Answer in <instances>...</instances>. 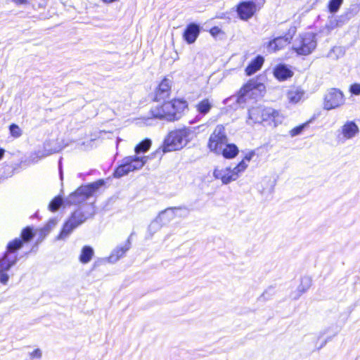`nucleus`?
<instances>
[{
	"instance_id": "nucleus-1",
	"label": "nucleus",
	"mask_w": 360,
	"mask_h": 360,
	"mask_svg": "<svg viewBox=\"0 0 360 360\" xmlns=\"http://www.w3.org/2000/svg\"><path fill=\"white\" fill-rule=\"evenodd\" d=\"M152 142L150 139H146L137 144L134 148L135 155L125 157L122 159V163L117 167L114 172V176L120 178L128 174L131 172L141 169L148 160V156H139L141 153L147 152Z\"/></svg>"
},
{
	"instance_id": "nucleus-2",
	"label": "nucleus",
	"mask_w": 360,
	"mask_h": 360,
	"mask_svg": "<svg viewBox=\"0 0 360 360\" xmlns=\"http://www.w3.org/2000/svg\"><path fill=\"white\" fill-rule=\"evenodd\" d=\"M194 134V129L191 127H182L169 131L165 138L162 146V152L181 150L193 139Z\"/></svg>"
},
{
	"instance_id": "nucleus-3",
	"label": "nucleus",
	"mask_w": 360,
	"mask_h": 360,
	"mask_svg": "<svg viewBox=\"0 0 360 360\" xmlns=\"http://www.w3.org/2000/svg\"><path fill=\"white\" fill-rule=\"evenodd\" d=\"M22 245L21 239L16 238L10 242L7 245V252L0 258V283L6 285L8 283L9 276L6 271L10 269L17 262L15 255H11V253L14 252L20 249Z\"/></svg>"
},
{
	"instance_id": "nucleus-4",
	"label": "nucleus",
	"mask_w": 360,
	"mask_h": 360,
	"mask_svg": "<svg viewBox=\"0 0 360 360\" xmlns=\"http://www.w3.org/2000/svg\"><path fill=\"white\" fill-rule=\"evenodd\" d=\"M246 169L245 163L240 162L234 167H226L225 168H215L213 172L214 179H219L223 184H229L238 179Z\"/></svg>"
},
{
	"instance_id": "nucleus-5",
	"label": "nucleus",
	"mask_w": 360,
	"mask_h": 360,
	"mask_svg": "<svg viewBox=\"0 0 360 360\" xmlns=\"http://www.w3.org/2000/svg\"><path fill=\"white\" fill-rule=\"evenodd\" d=\"M317 41L312 32L305 33L297 38L293 43V49L299 55L307 56L316 49Z\"/></svg>"
},
{
	"instance_id": "nucleus-6",
	"label": "nucleus",
	"mask_w": 360,
	"mask_h": 360,
	"mask_svg": "<svg viewBox=\"0 0 360 360\" xmlns=\"http://www.w3.org/2000/svg\"><path fill=\"white\" fill-rule=\"evenodd\" d=\"M227 142L228 137L225 127L221 124H218L210 136L207 147L210 151L217 154L221 151V148L225 146Z\"/></svg>"
},
{
	"instance_id": "nucleus-7",
	"label": "nucleus",
	"mask_w": 360,
	"mask_h": 360,
	"mask_svg": "<svg viewBox=\"0 0 360 360\" xmlns=\"http://www.w3.org/2000/svg\"><path fill=\"white\" fill-rule=\"evenodd\" d=\"M86 219L87 217L85 216L81 210L75 211L64 224L62 231L57 237V239L65 240L67 238L72 231L84 222Z\"/></svg>"
},
{
	"instance_id": "nucleus-8",
	"label": "nucleus",
	"mask_w": 360,
	"mask_h": 360,
	"mask_svg": "<svg viewBox=\"0 0 360 360\" xmlns=\"http://www.w3.org/2000/svg\"><path fill=\"white\" fill-rule=\"evenodd\" d=\"M345 99L342 92L335 88L328 90L324 96L323 108L327 110L340 107Z\"/></svg>"
},
{
	"instance_id": "nucleus-9",
	"label": "nucleus",
	"mask_w": 360,
	"mask_h": 360,
	"mask_svg": "<svg viewBox=\"0 0 360 360\" xmlns=\"http://www.w3.org/2000/svg\"><path fill=\"white\" fill-rule=\"evenodd\" d=\"M172 207H169L160 212L158 216L149 225V231L155 232L160 229L162 226L168 224L174 219Z\"/></svg>"
},
{
	"instance_id": "nucleus-10",
	"label": "nucleus",
	"mask_w": 360,
	"mask_h": 360,
	"mask_svg": "<svg viewBox=\"0 0 360 360\" xmlns=\"http://www.w3.org/2000/svg\"><path fill=\"white\" fill-rule=\"evenodd\" d=\"M359 133V128L353 121L346 122L339 131L338 139L340 141L345 142L356 136Z\"/></svg>"
},
{
	"instance_id": "nucleus-11",
	"label": "nucleus",
	"mask_w": 360,
	"mask_h": 360,
	"mask_svg": "<svg viewBox=\"0 0 360 360\" xmlns=\"http://www.w3.org/2000/svg\"><path fill=\"white\" fill-rule=\"evenodd\" d=\"M284 116L279 111L271 108H264L262 114V122L273 123L274 127L281 124L284 120Z\"/></svg>"
},
{
	"instance_id": "nucleus-12",
	"label": "nucleus",
	"mask_w": 360,
	"mask_h": 360,
	"mask_svg": "<svg viewBox=\"0 0 360 360\" xmlns=\"http://www.w3.org/2000/svg\"><path fill=\"white\" fill-rule=\"evenodd\" d=\"M188 104L186 101L174 99L169 102H165V107L169 110V112L174 115V120L181 118L182 112L187 108Z\"/></svg>"
},
{
	"instance_id": "nucleus-13",
	"label": "nucleus",
	"mask_w": 360,
	"mask_h": 360,
	"mask_svg": "<svg viewBox=\"0 0 360 360\" xmlns=\"http://www.w3.org/2000/svg\"><path fill=\"white\" fill-rule=\"evenodd\" d=\"M256 11V6L252 1H245L240 3L238 6V13L243 20L250 18Z\"/></svg>"
},
{
	"instance_id": "nucleus-14",
	"label": "nucleus",
	"mask_w": 360,
	"mask_h": 360,
	"mask_svg": "<svg viewBox=\"0 0 360 360\" xmlns=\"http://www.w3.org/2000/svg\"><path fill=\"white\" fill-rule=\"evenodd\" d=\"M165 107V103L162 105H158L151 109V114L154 117L165 119L167 121H174V115L169 112V110Z\"/></svg>"
},
{
	"instance_id": "nucleus-15",
	"label": "nucleus",
	"mask_w": 360,
	"mask_h": 360,
	"mask_svg": "<svg viewBox=\"0 0 360 360\" xmlns=\"http://www.w3.org/2000/svg\"><path fill=\"white\" fill-rule=\"evenodd\" d=\"M104 184L103 180H99L92 184L82 186L77 191V193H81L82 196H85L86 200L91 196L101 186Z\"/></svg>"
},
{
	"instance_id": "nucleus-16",
	"label": "nucleus",
	"mask_w": 360,
	"mask_h": 360,
	"mask_svg": "<svg viewBox=\"0 0 360 360\" xmlns=\"http://www.w3.org/2000/svg\"><path fill=\"white\" fill-rule=\"evenodd\" d=\"M200 34V27L191 23L188 25L184 33V38L188 44L193 43Z\"/></svg>"
},
{
	"instance_id": "nucleus-17",
	"label": "nucleus",
	"mask_w": 360,
	"mask_h": 360,
	"mask_svg": "<svg viewBox=\"0 0 360 360\" xmlns=\"http://www.w3.org/2000/svg\"><path fill=\"white\" fill-rule=\"evenodd\" d=\"M304 94V91L298 86H292L288 90L286 97L290 103L296 104L300 102Z\"/></svg>"
},
{
	"instance_id": "nucleus-18",
	"label": "nucleus",
	"mask_w": 360,
	"mask_h": 360,
	"mask_svg": "<svg viewBox=\"0 0 360 360\" xmlns=\"http://www.w3.org/2000/svg\"><path fill=\"white\" fill-rule=\"evenodd\" d=\"M171 87V81L168 79H164L159 84L156 91L155 98L157 100L165 99L168 97Z\"/></svg>"
},
{
	"instance_id": "nucleus-19",
	"label": "nucleus",
	"mask_w": 360,
	"mask_h": 360,
	"mask_svg": "<svg viewBox=\"0 0 360 360\" xmlns=\"http://www.w3.org/2000/svg\"><path fill=\"white\" fill-rule=\"evenodd\" d=\"M255 89V84L254 83L246 84L238 92L237 103L241 104L246 101L247 97H250L254 93L253 91Z\"/></svg>"
},
{
	"instance_id": "nucleus-20",
	"label": "nucleus",
	"mask_w": 360,
	"mask_h": 360,
	"mask_svg": "<svg viewBox=\"0 0 360 360\" xmlns=\"http://www.w3.org/2000/svg\"><path fill=\"white\" fill-rule=\"evenodd\" d=\"M130 240L128 239L124 246L116 248L109 256L108 261L111 263H115L118 261L130 248Z\"/></svg>"
},
{
	"instance_id": "nucleus-21",
	"label": "nucleus",
	"mask_w": 360,
	"mask_h": 360,
	"mask_svg": "<svg viewBox=\"0 0 360 360\" xmlns=\"http://www.w3.org/2000/svg\"><path fill=\"white\" fill-rule=\"evenodd\" d=\"M238 147L233 143H228L221 148V151L218 152L217 155H222L226 159H232L238 153Z\"/></svg>"
},
{
	"instance_id": "nucleus-22",
	"label": "nucleus",
	"mask_w": 360,
	"mask_h": 360,
	"mask_svg": "<svg viewBox=\"0 0 360 360\" xmlns=\"http://www.w3.org/2000/svg\"><path fill=\"white\" fill-rule=\"evenodd\" d=\"M274 76L279 80H285L292 76V72L284 65H278L274 71Z\"/></svg>"
},
{
	"instance_id": "nucleus-23",
	"label": "nucleus",
	"mask_w": 360,
	"mask_h": 360,
	"mask_svg": "<svg viewBox=\"0 0 360 360\" xmlns=\"http://www.w3.org/2000/svg\"><path fill=\"white\" fill-rule=\"evenodd\" d=\"M289 44L288 39L286 37H278L271 41L268 45L269 51H276L282 49Z\"/></svg>"
},
{
	"instance_id": "nucleus-24",
	"label": "nucleus",
	"mask_w": 360,
	"mask_h": 360,
	"mask_svg": "<svg viewBox=\"0 0 360 360\" xmlns=\"http://www.w3.org/2000/svg\"><path fill=\"white\" fill-rule=\"evenodd\" d=\"M195 107L199 114L205 115L213 107V102L209 98H204L196 103Z\"/></svg>"
},
{
	"instance_id": "nucleus-25",
	"label": "nucleus",
	"mask_w": 360,
	"mask_h": 360,
	"mask_svg": "<svg viewBox=\"0 0 360 360\" xmlns=\"http://www.w3.org/2000/svg\"><path fill=\"white\" fill-rule=\"evenodd\" d=\"M264 63L263 57L259 56L252 60L245 69L247 75H252L259 70Z\"/></svg>"
},
{
	"instance_id": "nucleus-26",
	"label": "nucleus",
	"mask_w": 360,
	"mask_h": 360,
	"mask_svg": "<svg viewBox=\"0 0 360 360\" xmlns=\"http://www.w3.org/2000/svg\"><path fill=\"white\" fill-rule=\"evenodd\" d=\"M94 254V252L91 247L84 246L82 249L81 254L79 255V261L82 264H87L91 261Z\"/></svg>"
},
{
	"instance_id": "nucleus-27",
	"label": "nucleus",
	"mask_w": 360,
	"mask_h": 360,
	"mask_svg": "<svg viewBox=\"0 0 360 360\" xmlns=\"http://www.w3.org/2000/svg\"><path fill=\"white\" fill-rule=\"evenodd\" d=\"M262 107H253L248 111V118L252 120L253 122H262V114L263 111Z\"/></svg>"
},
{
	"instance_id": "nucleus-28",
	"label": "nucleus",
	"mask_w": 360,
	"mask_h": 360,
	"mask_svg": "<svg viewBox=\"0 0 360 360\" xmlns=\"http://www.w3.org/2000/svg\"><path fill=\"white\" fill-rule=\"evenodd\" d=\"M86 200L85 196H82L81 193H77V191L70 194L65 200L68 205L79 204Z\"/></svg>"
},
{
	"instance_id": "nucleus-29",
	"label": "nucleus",
	"mask_w": 360,
	"mask_h": 360,
	"mask_svg": "<svg viewBox=\"0 0 360 360\" xmlns=\"http://www.w3.org/2000/svg\"><path fill=\"white\" fill-rule=\"evenodd\" d=\"M311 285V279L309 276H304L300 280V283L297 286L301 292H306Z\"/></svg>"
},
{
	"instance_id": "nucleus-30",
	"label": "nucleus",
	"mask_w": 360,
	"mask_h": 360,
	"mask_svg": "<svg viewBox=\"0 0 360 360\" xmlns=\"http://www.w3.org/2000/svg\"><path fill=\"white\" fill-rule=\"evenodd\" d=\"M58 221L56 219H50L48 223L40 229L41 235L44 237L53 229L57 224Z\"/></svg>"
},
{
	"instance_id": "nucleus-31",
	"label": "nucleus",
	"mask_w": 360,
	"mask_h": 360,
	"mask_svg": "<svg viewBox=\"0 0 360 360\" xmlns=\"http://www.w3.org/2000/svg\"><path fill=\"white\" fill-rule=\"evenodd\" d=\"M175 217H186L189 214V210L185 207H172Z\"/></svg>"
},
{
	"instance_id": "nucleus-32",
	"label": "nucleus",
	"mask_w": 360,
	"mask_h": 360,
	"mask_svg": "<svg viewBox=\"0 0 360 360\" xmlns=\"http://www.w3.org/2000/svg\"><path fill=\"white\" fill-rule=\"evenodd\" d=\"M48 0H29V4L35 9L44 8L47 5Z\"/></svg>"
},
{
	"instance_id": "nucleus-33",
	"label": "nucleus",
	"mask_w": 360,
	"mask_h": 360,
	"mask_svg": "<svg viewBox=\"0 0 360 360\" xmlns=\"http://www.w3.org/2000/svg\"><path fill=\"white\" fill-rule=\"evenodd\" d=\"M63 204V199L60 197H56L49 204V208L51 212H55L58 210V208Z\"/></svg>"
},
{
	"instance_id": "nucleus-34",
	"label": "nucleus",
	"mask_w": 360,
	"mask_h": 360,
	"mask_svg": "<svg viewBox=\"0 0 360 360\" xmlns=\"http://www.w3.org/2000/svg\"><path fill=\"white\" fill-rule=\"evenodd\" d=\"M343 0H330L329 2V11L330 13H336L342 4Z\"/></svg>"
},
{
	"instance_id": "nucleus-35",
	"label": "nucleus",
	"mask_w": 360,
	"mask_h": 360,
	"mask_svg": "<svg viewBox=\"0 0 360 360\" xmlns=\"http://www.w3.org/2000/svg\"><path fill=\"white\" fill-rule=\"evenodd\" d=\"M308 123L306 122L304 124H302L300 126H297L293 129H292L289 134L290 135L292 136V137H294V136H298L300 135L302 131L304 129V128L307 126Z\"/></svg>"
},
{
	"instance_id": "nucleus-36",
	"label": "nucleus",
	"mask_w": 360,
	"mask_h": 360,
	"mask_svg": "<svg viewBox=\"0 0 360 360\" xmlns=\"http://www.w3.org/2000/svg\"><path fill=\"white\" fill-rule=\"evenodd\" d=\"M21 236L23 241L28 242L32 238L34 235L32 230L30 227H27L22 230Z\"/></svg>"
},
{
	"instance_id": "nucleus-37",
	"label": "nucleus",
	"mask_w": 360,
	"mask_h": 360,
	"mask_svg": "<svg viewBox=\"0 0 360 360\" xmlns=\"http://www.w3.org/2000/svg\"><path fill=\"white\" fill-rule=\"evenodd\" d=\"M9 129L11 136L15 138H18L22 135V130L17 124H12L10 125Z\"/></svg>"
},
{
	"instance_id": "nucleus-38",
	"label": "nucleus",
	"mask_w": 360,
	"mask_h": 360,
	"mask_svg": "<svg viewBox=\"0 0 360 360\" xmlns=\"http://www.w3.org/2000/svg\"><path fill=\"white\" fill-rule=\"evenodd\" d=\"M274 294V288H269L266 289L261 295L260 300H268L271 299V296Z\"/></svg>"
},
{
	"instance_id": "nucleus-39",
	"label": "nucleus",
	"mask_w": 360,
	"mask_h": 360,
	"mask_svg": "<svg viewBox=\"0 0 360 360\" xmlns=\"http://www.w3.org/2000/svg\"><path fill=\"white\" fill-rule=\"evenodd\" d=\"M254 155H255V153L253 151H251V152L247 153L245 155V156L244 157V158L240 161V162H243L245 163L246 168L248 166L249 162L252 160V158H253Z\"/></svg>"
},
{
	"instance_id": "nucleus-40",
	"label": "nucleus",
	"mask_w": 360,
	"mask_h": 360,
	"mask_svg": "<svg viewBox=\"0 0 360 360\" xmlns=\"http://www.w3.org/2000/svg\"><path fill=\"white\" fill-rule=\"evenodd\" d=\"M302 294L304 293L301 292L300 289L297 287L296 290L290 293V297L292 300H297L302 296Z\"/></svg>"
},
{
	"instance_id": "nucleus-41",
	"label": "nucleus",
	"mask_w": 360,
	"mask_h": 360,
	"mask_svg": "<svg viewBox=\"0 0 360 360\" xmlns=\"http://www.w3.org/2000/svg\"><path fill=\"white\" fill-rule=\"evenodd\" d=\"M31 359H40L42 356V352L40 349H35L30 354Z\"/></svg>"
},
{
	"instance_id": "nucleus-42",
	"label": "nucleus",
	"mask_w": 360,
	"mask_h": 360,
	"mask_svg": "<svg viewBox=\"0 0 360 360\" xmlns=\"http://www.w3.org/2000/svg\"><path fill=\"white\" fill-rule=\"evenodd\" d=\"M350 91L353 94L359 95L360 94V84H354L351 86Z\"/></svg>"
},
{
	"instance_id": "nucleus-43",
	"label": "nucleus",
	"mask_w": 360,
	"mask_h": 360,
	"mask_svg": "<svg viewBox=\"0 0 360 360\" xmlns=\"http://www.w3.org/2000/svg\"><path fill=\"white\" fill-rule=\"evenodd\" d=\"M210 33L213 37H217L218 34L221 33V30L218 27H214L210 29Z\"/></svg>"
},
{
	"instance_id": "nucleus-44",
	"label": "nucleus",
	"mask_w": 360,
	"mask_h": 360,
	"mask_svg": "<svg viewBox=\"0 0 360 360\" xmlns=\"http://www.w3.org/2000/svg\"><path fill=\"white\" fill-rule=\"evenodd\" d=\"M340 48L339 47H334L328 53V57L329 58H333V53L336 52V51H340Z\"/></svg>"
},
{
	"instance_id": "nucleus-45",
	"label": "nucleus",
	"mask_w": 360,
	"mask_h": 360,
	"mask_svg": "<svg viewBox=\"0 0 360 360\" xmlns=\"http://www.w3.org/2000/svg\"><path fill=\"white\" fill-rule=\"evenodd\" d=\"M13 1L18 4H29V0H13Z\"/></svg>"
},
{
	"instance_id": "nucleus-46",
	"label": "nucleus",
	"mask_w": 360,
	"mask_h": 360,
	"mask_svg": "<svg viewBox=\"0 0 360 360\" xmlns=\"http://www.w3.org/2000/svg\"><path fill=\"white\" fill-rule=\"evenodd\" d=\"M331 340V338L329 337V338H327L322 343L321 345L318 347V349H321V348H323L328 341H330Z\"/></svg>"
},
{
	"instance_id": "nucleus-47",
	"label": "nucleus",
	"mask_w": 360,
	"mask_h": 360,
	"mask_svg": "<svg viewBox=\"0 0 360 360\" xmlns=\"http://www.w3.org/2000/svg\"><path fill=\"white\" fill-rule=\"evenodd\" d=\"M4 153H5V150L2 148H0V160L3 158Z\"/></svg>"
},
{
	"instance_id": "nucleus-48",
	"label": "nucleus",
	"mask_w": 360,
	"mask_h": 360,
	"mask_svg": "<svg viewBox=\"0 0 360 360\" xmlns=\"http://www.w3.org/2000/svg\"><path fill=\"white\" fill-rule=\"evenodd\" d=\"M60 177L62 178V171H61V169L60 168Z\"/></svg>"
}]
</instances>
